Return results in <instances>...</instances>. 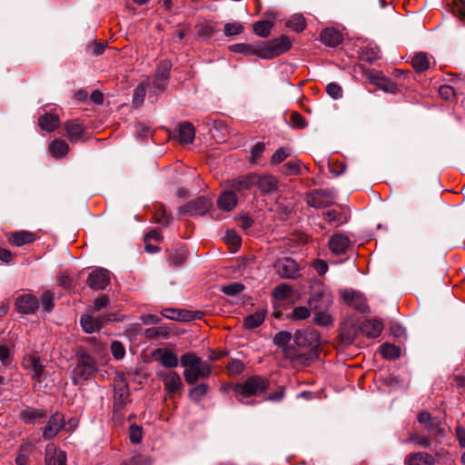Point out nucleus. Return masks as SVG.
I'll list each match as a JSON object with an SVG mask.
<instances>
[{
    "instance_id": "1",
    "label": "nucleus",
    "mask_w": 465,
    "mask_h": 465,
    "mask_svg": "<svg viewBox=\"0 0 465 465\" xmlns=\"http://www.w3.org/2000/svg\"><path fill=\"white\" fill-rule=\"evenodd\" d=\"M292 42L286 35L267 42H260L253 45L238 44L231 47L235 53L247 56L256 55L262 59H272L290 50Z\"/></svg>"
},
{
    "instance_id": "2",
    "label": "nucleus",
    "mask_w": 465,
    "mask_h": 465,
    "mask_svg": "<svg viewBox=\"0 0 465 465\" xmlns=\"http://www.w3.org/2000/svg\"><path fill=\"white\" fill-rule=\"evenodd\" d=\"M98 362L84 348L77 349L71 372V381L74 385H83L93 378L98 371Z\"/></svg>"
},
{
    "instance_id": "3",
    "label": "nucleus",
    "mask_w": 465,
    "mask_h": 465,
    "mask_svg": "<svg viewBox=\"0 0 465 465\" xmlns=\"http://www.w3.org/2000/svg\"><path fill=\"white\" fill-rule=\"evenodd\" d=\"M181 364L184 368L183 377L188 384H194L199 380L211 376L212 366L194 353H184L181 357Z\"/></svg>"
},
{
    "instance_id": "4",
    "label": "nucleus",
    "mask_w": 465,
    "mask_h": 465,
    "mask_svg": "<svg viewBox=\"0 0 465 465\" xmlns=\"http://www.w3.org/2000/svg\"><path fill=\"white\" fill-rule=\"evenodd\" d=\"M270 386L268 379L254 375L248 378L246 381L237 383L233 387V391L236 393L237 401L242 404H253V401H250L251 397H256L265 392Z\"/></svg>"
},
{
    "instance_id": "5",
    "label": "nucleus",
    "mask_w": 465,
    "mask_h": 465,
    "mask_svg": "<svg viewBox=\"0 0 465 465\" xmlns=\"http://www.w3.org/2000/svg\"><path fill=\"white\" fill-rule=\"evenodd\" d=\"M331 304V296L328 292L321 291L314 292L309 300L311 310L316 311L314 322L321 326L331 324V317L324 312Z\"/></svg>"
},
{
    "instance_id": "6",
    "label": "nucleus",
    "mask_w": 465,
    "mask_h": 465,
    "mask_svg": "<svg viewBox=\"0 0 465 465\" xmlns=\"http://www.w3.org/2000/svg\"><path fill=\"white\" fill-rule=\"evenodd\" d=\"M418 421L423 425L426 431L436 440H440L446 435V430L441 420L433 417L428 411H421L418 415Z\"/></svg>"
},
{
    "instance_id": "7",
    "label": "nucleus",
    "mask_w": 465,
    "mask_h": 465,
    "mask_svg": "<svg viewBox=\"0 0 465 465\" xmlns=\"http://www.w3.org/2000/svg\"><path fill=\"white\" fill-rule=\"evenodd\" d=\"M172 64L168 60H163L158 64L155 74L152 78H148L146 81H150V89L153 92L164 91L167 87L170 71Z\"/></svg>"
},
{
    "instance_id": "8",
    "label": "nucleus",
    "mask_w": 465,
    "mask_h": 465,
    "mask_svg": "<svg viewBox=\"0 0 465 465\" xmlns=\"http://www.w3.org/2000/svg\"><path fill=\"white\" fill-rule=\"evenodd\" d=\"M255 173H250L236 178L227 180L223 183L224 188H229L238 197L245 196V193L254 187L253 181Z\"/></svg>"
},
{
    "instance_id": "9",
    "label": "nucleus",
    "mask_w": 465,
    "mask_h": 465,
    "mask_svg": "<svg viewBox=\"0 0 465 465\" xmlns=\"http://www.w3.org/2000/svg\"><path fill=\"white\" fill-rule=\"evenodd\" d=\"M295 345L300 349L314 350L320 344V335L313 329L299 330L293 336Z\"/></svg>"
},
{
    "instance_id": "10",
    "label": "nucleus",
    "mask_w": 465,
    "mask_h": 465,
    "mask_svg": "<svg viewBox=\"0 0 465 465\" xmlns=\"http://www.w3.org/2000/svg\"><path fill=\"white\" fill-rule=\"evenodd\" d=\"M157 376L163 382L164 390L170 396L180 392L183 388L182 378L176 371H160Z\"/></svg>"
},
{
    "instance_id": "11",
    "label": "nucleus",
    "mask_w": 465,
    "mask_h": 465,
    "mask_svg": "<svg viewBox=\"0 0 465 465\" xmlns=\"http://www.w3.org/2000/svg\"><path fill=\"white\" fill-rule=\"evenodd\" d=\"M335 193L330 189L315 190L307 196V203L314 208H326L334 202Z\"/></svg>"
},
{
    "instance_id": "12",
    "label": "nucleus",
    "mask_w": 465,
    "mask_h": 465,
    "mask_svg": "<svg viewBox=\"0 0 465 465\" xmlns=\"http://www.w3.org/2000/svg\"><path fill=\"white\" fill-rule=\"evenodd\" d=\"M23 366L31 373L32 379L36 381H42L45 378V367L40 356L28 353L24 356Z\"/></svg>"
},
{
    "instance_id": "13",
    "label": "nucleus",
    "mask_w": 465,
    "mask_h": 465,
    "mask_svg": "<svg viewBox=\"0 0 465 465\" xmlns=\"http://www.w3.org/2000/svg\"><path fill=\"white\" fill-rule=\"evenodd\" d=\"M212 206V202L206 196H200L190 201L180 208V213L192 216L205 214Z\"/></svg>"
},
{
    "instance_id": "14",
    "label": "nucleus",
    "mask_w": 465,
    "mask_h": 465,
    "mask_svg": "<svg viewBox=\"0 0 465 465\" xmlns=\"http://www.w3.org/2000/svg\"><path fill=\"white\" fill-rule=\"evenodd\" d=\"M113 320V314H106L99 317H94L92 314H83L80 318V324L86 333H93L99 331L104 324Z\"/></svg>"
},
{
    "instance_id": "15",
    "label": "nucleus",
    "mask_w": 465,
    "mask_h": 465,
    "mask_svg": "<svg viewBox=\"0 0 465 465\" xmlns=\"http://www.w3.org/2000/svg\"><path fill=\"white\" fill-rule=\"evenodd\" d=\"M274 267L282 278L296 279L299 276V266L292 258H284L275 262Z\"/></svg>"
},
{
    "instance_id": "16",
    "label": "nucleus",
    "mask_w": 465,
    "mask_h": 465,
    "mask_svg": "<svg viewBox=\"0 0 465 465\" xmlns=\"http://www.w3.org/2000/svg\"><path fill=\"white\" fill-rule=\"evenodd\" d=\"M110 283V273L105 269H96L90 272L87 284L94 290H104Z\"/></svg>"
},
{
    "instance_id": "17",
    "label": "nucleus",
    "mask_w": 465,
    "mask_h": 465,
    "mask_svg": "<svg viewBox=\"0 0 465 465\" xmlns=\"http://www.w3.org/2000/svg\"><path fill=\"white\" fill-rule=\"evenodd\" d=\"M39 304L38 299L32 294L20 295L15 301L16 310L24 314H35Z\"/></svg>"
},
{
    "instance_id": "18",
    "label": "nucleus",
    "mask_w": 465,
    "mask_h": 465,
    "mask_svg": "<svg viewBox=\"0 0 465 465\" xmlns=\"http://www.w3.org/2000/svg\"><path fill=\"white\" fill-rule=\"evenodd\" d=\"M291 340L292 333L286 331H282L275 334L273 342L276 346L282 349L283 354L286 358L294 359L300 354L294 348L288 346Z\"/></svg>"
},
{
    "instance_id": "19",
    "label": "nucleus",
    "mask_w": 465,
    "mask_h": 465,
    "mask_svg": "<svg viewBox=\"0 0 465 465\" xmlns=\"http://www.w3.org/2000/svg\"><path fill=\"white\" fill-rule=\"evenodd\" d=\"M64 427V418L61 413L56 412L49 419L44 429L43 437L45 440L54 439L58 432Z\"/></svg>"
},
{
    "instance_id": "20",
    "label": "nucleus",
    "mask_w": 465,
    "mask_h": 465,
    "mask_svg": "<svg viewBox=\"0 0 465 465\" xmlns=\"http://www.w3.org/2000/svg\"><path fill=\"white\" fill-rule=\"evenodd\" d=\"M369 80L371 84H374L381 90L390 93V94H395L398 91L397 84L387 78L384 74H382L381 72H372L369 75Z\"/></svg>"
},
{
    "instance_id": "21",
    "label": "nucleus",
    "mask_w": 465,
    "mask_h": 465,
    "mask_svg": "<svg viewBox=\"0 0 465 465\" xmlns=\"http://www.w3.org/2000/svg\"><path fill=\"white\" fill-rule=\"evenodd\" d=\"M254 187L256 186L262 193H271L278 189V180L272 174L259 175L255 173Z\"/></svg>"
},
{
    "instance_id": "22",
    "label": "nucleus",
    "mask_w": 465,
    "mask_h": 465,
    "mask_svg": "<svg viewBox=\"0 0 465 465\" xmlns=\"http://www.w3.org/2000/svg\"><path fill=\"white\" fill-rule=\"evenodd\" d=\"M342 298L349 305L361 312H366L369 309L366 299L359 292L346 290L342 292Z\"/></svg>"
},
{
    "instance_id": "23",
    "label": "nucleus",
    "mask_w": 465,
    "mask_h": 465,
    "mask_svg": "<svg viewBox=\"0 0 465 465\" xmlns=\"http://www.w3.org/2000/svg\"><path fill=\"white\" fill-rule=\"evenodd\" d=\"M45 465H67L66 454L57 449L54 444H48L45 448Z\"/></svg>"
},
{
    "instance_id": "24",
    "label": "nucleus",
    "mask_w": 465,
    "mask_h": 465,
    "mask_svg": "<svg viewBox=\"0 0 465 465\" xmlns=\"http://www.w3.org/2000/svg\"><path fill=\"white\" fill-rule=\"evenodd\" d=\"M237 203L238 196L229 188H224V191L218 196L217 199L218 208L224 212L232 211Z\"/></svg>"
},
{
    "instance_id": "25",
    "label": "nucleus",
    "mask_w": 465,
    "mask_h": 465,
    "mask_svg": "<svg viewBox=\"0 0 465 465\" xmlns=\"http://www.w3.org/2000/svg\"><path fill=\"white\" fill-rule=\"evenodd\" d=\"M328 245L332 253L342 254L348 250L350 240L342 233H335L330 238Z\"/></svg>"
},
{
    "instance_id": "26",
    "label": "nucleus",
    "mask_w": 465,
    "mask_h": 465,
    "mask_svg": "<svg viewBox=\"0 0 465 465\" xmlns=\"http://www.w3.org/2000/svg\"><path fill=\"white\" fill-rule=\"evenodd\" d=\"M153 355L165 368H175L179 364L177 355L171 351L157 349Z\"/></svg>"
},
{
    "instance_id": "27",
    "label": "nucleus",
    "mask_w": 465,
    "mask_h": 465,
    "mask_svg": "<svg viewBox=\"0 0 465 465\" xmlns=\"http://www.w3.org/2000/svg\"><path fill=\"white\" fill-rule=\"evenodd\" d=\"M382 329L383 326L381 322L375 319L364 321L360 327L361 332L368 338H376L380 336Z\"/></svg>"
},
{
    "instance_id": "28",
    "label": "nucleus",
    "mask_w": 465,
    "mask_h": 465,
    "mask_svg": "<svg viewBox=\"0 0 465 465\" xmlns=\"http://www.w3.org/2000/svg\"><path fill=\"white\" fill-rule=\"evenodd\" d=\"M46 413L42 409L25 408L20 412V419L27 424H35L44 419Z\"/></svg>"
},
{
    "instance_id": "29",
    "label": "nucleus",
    "mask_w": 465,
    "mask_h": 465,
    "mask_svg": "<svg viewBox=\"0 0 465 465\" xmlns=\"http://www.w3.org/2000/svg\"><path fill=\"white\" fill-rule=\"evenodd\" d=\"M321 41L331 47H335L342 42L341 34L333 28H326L321 32Z\"/></svg>"
},
{
    "instance_id": "30",
    "label": "nucleus",
    "mask_w": 465,
    "mask_h": 465,
    "mask_svg": "<svg viewBox=\"0 0 465 465\" xmlns=\"http://www.w3.org/2000/svg\"><path fill=\"white\" fill-rule=\"evenodd\" d=\"M60 124L58 115L46 113L41 115L38 119L39 127L48 133L54 132Z\"/></svg>"
},
{
    "instance_id": "31",
    "label": "nucleus",
    "mask_w": 465,
    "mask_h": 465,
    "mask_svg": "<svg viewBox=\"0 0 465 465\" xmlns=\"http://www.w3.org/2000/svg\"><path fill=\"white\" fill-rule=\"evenodd\" d=\"M148 92L149 97L155 95V92L150 89V81H144L141 83L134 92L133 104L138 107L143 104L144 96Z\"/></svg>"
},
{
    "instance_id": "32",
    "label": "nucleus",
    "mask_w": 465,
    "mask_h": 465,
    "mask_svg": "<svg viewBox=\"0 0 465 465\" xmlns=\"http://www.w3.org/2000/svg\"><path fill=\"white\" fill-rule=\"evenodd\" d=\"M405 463L406 465H434L435 460L427 452H416L409 455Z\"/></svg>"
},
{
    "instance_id": "33",
    "label": "nucleus",
    "mask_w": 465,
    "mask_h": 465,
    "mask_svg": "<svg viewBox=\"0 0 465 465\" xmlns=\"http://www.w3.org/2000/svg\"><path fill=\"white\" fill-rule=\"evenodd\" d=\"M195 135L194 127L191 123L185 122L179 125L178 139L182 143H193Z\"/></svg>"
},
{
    "instance_id": "34",
    "label": "nucleus",
    "mask_w": 465,
    "mask_h": 465,
    "mask_svg": "<svg viewBox=\"0 0 465 465\" xmlns=\"http://www.w3.org/2000/svg\"><path fill=\"white\" fill-rule=\"evenodd\" d=\"M50 153L57 159L64 157L68 151L69 146L63 139H55L49 144Z\"/></svg>"
},
{
    "instance_id": "35",
    "label": "nucleus",
    "mask_w": 465,
    "mask_h": 465,
    "mask_svg": "<svg viewBox=\"0 0 465 465\" xmlns=\"http://www.w3.org/2000/svg\"><path fill=\"white\" fill-rule=\"evenodd\" d=\"M449 10L465 24V0H444Z\"/></svg>"
},
{
    "instance_id": "36",
    "label": "nucleus",
    "mask_w": 465,
    "mask_h": 465,
    "mask_svg": "<svg viewBox=\"0 0 465 465\" xmlns=\"http://www.w3.org/2000/svg\"><path fill=\"white\" fill-rule=\"evenodd\" d=\"M35 240L34 233L27 231L16 232L10 237V242L15 246H23L33 242Z\"/></svg>"
},
{
    "instance_id": "37",
    "label": "nucleus",
    "mask_w": 465,
    "mask_h": 465,
    "mask_svg": "<svg viewBox=\"0 0 465 465\" xmlns=\"http://www.w3.org/2000/svg\"><path fill=\"white\" fill-rule=\"evenodd\" d=\"M264 319H265V311H263V310L257 311L254 313L248 315L244 319V326H245V328L250 329V330L257 328L264 322Z\"/></svg>"
},
{
    "instance_id": "38",
    "label": "nucleus",
    "mask_w": 465,
    "mask_h": 465,
    "mask_svg": "<svg viewBox=\"0 0 465 465\" xmlns=\"http://www.w3.org/2000/svg\"><path fill=\"white\" fill-rule=\"evenodd\" d=\"M64 129L71 141H78L84 131V127L82 124L74 122L65 123Z\"/></svg>"
},
{
    "instance_id": "39",
    "label": "nucleus",
    "mask_w": 465,
    "mask_h": 465,
    "mask_svg": "<svg viewBox=\"0 0 465 465\" xmlns=\"http://www.w3.org/2000/svg\"><path fill=\"white\" fill-rule=\"evenodd\" d=\"M411 64L416 72H424L430 67V60L426 54L419 53L412 58Z\"/></svg>"
},
{
    "instance_id": "40",
    "label": "nucleus",
    "mask_w": 465,
    "mask_h": 465,
    "mask_svg": "<svg viewBox=\"0 0 465 465\" xmlns=\"http://www.w3.org/2000/svg\"><path fill=\"white\" fill-rule=\"evenodd\" d=\"M302 162L291 160L282 166V173L285 175H297L302 172Z\"/></svg>"
},
{
    "instance_id": "41",
    "label": "nucleus",
    "mask_w": 465,
    "mask_h": 465,
    "mask_svg": "<svg viewBox=\"0 0 465 465\" xmlns=\"http://www.w3.org/2000/svg\"><path fill=\"white\" fill-rule=\"evenodd\" d=\"M401 351L400 347L390 343H384L381 348V353L382 357L388 360H394L399 358Z\"/></svg>"
},
{
    "instance_id": "42",
    "label": "nucleus",
    "mask_w": 465,
    "mask_h": 465,
    "mask_svg": "<svg viewBox=\"0 0 465 465\" xmlns=\"http://www.w3.org/2000/svg\"><path fill=\"white\" fill-rule=\"evenodd\" d=\"M208 390L209 387L204 383L195 385L189 391V397L192 401L199 402L207 394Z\"/></svg>"
},
{
    "instance_id": "43",
    "label": "nucleus",
    "mask_w": 465,
    "mask_h": 465,
    "mask_svg": "<svg viewBox=\"0 0 465 465\" xmlns=\"http://www.w3.org/2000/svg\"><path fill=\"white\" fill-rule=\"evenodd\" d=\"M129 390L126 386L115 389L114 391V407L121 408L128 401Z\"/></svg>"
},
{
    "instance_id": "44",
    "label": "nucleus",
    "mask_w": 465,
    "mask_h": 465,
    "mask_svg": "<svg viewBox=\"0 0 465 465\" xmlns=\"http://www.w3.org/2000/svg\"><path fill=\"white\" fill-rule=\"evenodd\" d=\"M187 259V251L184 248L175 250L169 255V263L171 265L179 266Z\"/></svg>"
},
{
    "instance_id": "45",
    "label": "nucleus",
    "mask_w": 465,
    "mask_h": 465,
    "mask_svg": "<svg viewBox=\"0 0 465 465\" xmlns=\"http://www.w3.org/2000/svg\"><path fill=\"white\" fill-rule=\"evenodd\" d=\"M271 28L272 23L268 20H262L253 24V32L261 37H267L270 35Z\"/></svg>"
},
{
    "instance_id": "46",
    "label": "nucleus",
    "mask_w": 465,
    "mask_h": 465,
    "mask_svg": "<svg viewBox=\"0 0 465 465\" xmlns=\"http://www.w3.org/2000/svg\"><path fill=\"white\" fill-rule=\"evenodd\" d=\"M120 465H152V460L149 456L137 454L124 460Z\"/></svg>"
},
{
    "instance_id": "47",
    "label": "nucleus",
    "mask_w": 465,
    "mask_h": 465,
    "mask_svg": "<svg viewBox=\"0 0 465 465\" xmlns=\"http://www.w3.org/2000/svg\"><path fill=\"white\" fill-rule=\"evenodd\" d=\"M286 25L291 27L295 32H301L305 28V20L302 15H293L287 23Z\"/></svg>"
},
{
    "instance_id": "48",
    "label": "nucleus",
    "mask_w": 465,
    "mask_h": 465,
    "mask_svg": "<svg viewBox=\"0 0 465 465\" xmlns=\"http://www.w3.org/2000/svg\"><path fill=\"white\" fill-rule=\"evenodd\" d=\"M292 292V288L286 283L277 285L273 290V297L277 300L287 299Z\"/></svg>"
},
{
    "instance_id": "49",
    "label": "nucleus",
    "mask_w": 465,
    "mask_h": 465,
    "mask_svg": "<svg viewBox=\"0 0 465 465\" xmlns=\"http://www.w3.org/2000/svg\"><path fill=\"white\" fill-rule=\"evenodd\" d=\"M244 285L241 282H232L222 287V292L229 296H235L244 290Z\"/></svg>"
},
{
    "instance_id": "50",
    "label": "nucleus",
    "mask_w": 465,
    "mask_h": 465,
    "mask_svg": "<svg viewBox=\"0 0 465 465\" xmlns=\"http://www.w3.org/2000/svg\"><path fill=\"white\" fill-rule=\"evenodd\" d=\"M213 33L214 29L211 25L200 24L196 25V34L203 40L209 39Z\"/></svg>"
},
{
    "instance_id": "51",
    "label": "nucleus",
    "mask_w": 465,
    "mask_h": 465,
    "mask_svg": "<svg viewBox=\"0 0 465 465\" xmlns=\"http://www.w3.org/2000/svg\"><path fill=\"white\" fill-rule=\"evenodd\" d=\"M42 310L45 312H50L54 308V293L51 291H46L42 295L41 300Z\"/></svg>"
},
{
    "instance_id": "52",
    "label": "nucleus",
    "mask_w": 465,
    "mask_h": 465,
    "mask_svg": "<svg viewBox=\"0 0 465 465\" xmlns=\"http://www.w3.org/2000/svg\"><path fill=\"white\" fill-rule=\"evenodd\" d=\"M223 32L226 36L237 35L243 32V26L238 22L227 23L224 25Z\"/></svg>"
},
{
    "instance_id": "53",
    "label": "nucleus",
    "mask_w": 465,
    "mask_h": 465,
    "mask_svg": "<svg viewBox=\"0 0 465 465\" xmlns=\"http://www.w3.org/2000/svg\"><path fill=\"white\" fill-rule=\"evenodd\" d=\"M291 151L288 148L281 147L277 149L272 156V164H279L290 156Z\"/></svg>"
},
{
    "instance_id": "54",
    "label": "nucleus",
    "mask_w": 465,
    "mask_h": 465,
    "mask_svg": "<svg viewBox=\"0 0 465 465\" xmlns=\"http://www.w3.org/2000/svg\"><path fill=\"white\" fill-rule=\"evenodd\" d=\"M356 336L355 328L351 327L350 329H342L340 332L341 341L344 345H350L353 342Z\"/></svg>"
},
{
    "instance_id": "55",
    "label": "nucleus",
    "mask_w": 465,
    "mask_h": 465,
    "mask_svg": "<svg viewBox=\"0 0 465 465\" xmlns=\"http://www.w3.org/2000/svg\"><path fill=\"white\" fill-rule=\"evenodd\" d=\"M409 439L411 442L422 448H429L431 445V440L428 436L419 433H411Z\"/></svg>"
},
{
    "instance_id": "56",
    "label": "nucleus",
    "mask_w": 465,
    "mask_h": 465,
    "mask_svg": "<svg viewBox=\"0 0 465 465\" xmlns=\"http://www.w3.org/2000/svg\"><path fill=\"white\" fill-rule=\"evenodd\" d=\"M290 124L298 129L305 128L307 122L305 118L298 112H292L290 116Z\"/></svg>"
},
{
    "instance_id": "57",
    "label": "nucleus",
    "mask_w": 465,
    "mask_h": 465,
    "mask_svg": "<svg viewBox=\"0 0 465 465\" xmlns=\"http://www.w3.org/2000/svg\"><path fill=\"white\" fill-rule=\"evenodd\" d=\"M265 150V145L263 143H257L251 152V158L250 161L252 164H255L258 163L260 158L262 157L263 152Z\"/></svg>"
},
{
    "instance_id": "58",
    "label": "nucleus",
    "mask_w": 465,
    "mask_h": 465,
    "mask_svg": "<svg viewBox=\"0 0 465 465\" xmlns=\"http://www.w3.org/2000/svg\"><path fill=\"white\" fill-rule=\"evenodd\" d=\"M0 361L4 367H8L13 361V356L6 345H0Z\"/></svg>"
},
{
    "instance_id": "59",
    "label": "nucleus",
    "mask_w": 465,
    "mask_h": 465,
    "mask_svg": "<svg viewBox=\"0 0 465 465\" xmlns=\"http://www.w3.org/2000/svg\"><path fill=\"white\" fill-rule=\"evenodd\" d=\"M310 316V310L304 306L295 307L290 316L292 320H305Z\"/></svg>"
},
{
    "instance_id": "60",
    "label": "nucleus",
    "mask_w": 465,
    "mask_h": 465,
    "mask_svg": "<svg viewBox=\"0 0 465 465\" xmlns=\"http://www.w3.org/2000/svg\"><path fill=\"white\" fill-rule=\"evenodd\" d=\"M326 92L333 99L341 98L343 94L341 87L335 83L328 84L326 86Z\"/></svg>"
},
{
    "instance_id": "61",
    "label": "nucleus",
    "mask_w": 465,
    "mask_h": 465,
    "mask_svg": "<svg viewBox=\"0 0 465 465\" xmlns=\"http://www.w3.org/2000/svg\"><path fill=\"white\" fill-rule=\"evenodd\" d=\"M129 438L130 440L137 444L142 440L143 438V431L142 429L137 425H131L130 430H129Z\"/></svg>"
},
{
    "instance_id": "62",
    "label": "nucleus",
    "mask_w": 465,
    "mask_h": 465,
    "mask_svg": "<svg viewBox=\"0 0 465 465\" xmlns=\"http://www.w3.org/2000/svg\"><path fill=\"white\" fill-rule=\"evenodd\" d=\"M111 351H112L113 356L116 360L123 359L125 354L124 347L123 346V344L120 341H117L112 342Z\"/></svg>"
},
{
    "instance_id": "63",
    "label": "nucleus",
    "mask_w": 465,
    "mask_h": 465,
    "mask_svg": "<svg viewBox=\"0 0 465 465\" xmlns=\"http://www.w3.org/2000/svg\"><path fill=\"white\" fill-rule=\"evenodd\" d=\"M227 369L232 374H239L244 370V364L238 359H232L229 362Z\"/></svg>"
},
{
    "instance_id": "64",
    "label": "nucleus",
    "mask_w": 465,
    "mask_h": 465,
    "mask_svg": "<svg viewBox=\"0 0 465 465\" xmlns=\"http://www.w3.org/2000/svg\"><path fill=\"white\" fill-rule=\"evenodd\" d=\"M145 337L148 339H153L159 336H166L167 332L159 327H151L145 330Z\"/></svg>"
}]
</instances>
